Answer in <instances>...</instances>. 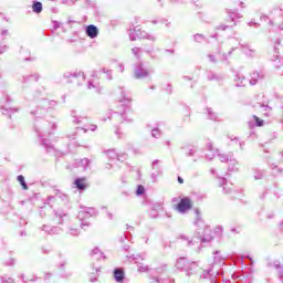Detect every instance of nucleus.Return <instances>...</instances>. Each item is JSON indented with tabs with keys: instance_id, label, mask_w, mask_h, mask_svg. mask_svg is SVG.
Wrapping results in <instances>:
<instances>
[{
	"instance_id": "c9c22d12",
	"label": "nucleus",
	"mask_w": 283,
	"mask_h": 283,
	"mask_svg": "<svg viewBox=\"0 0 283 283\" xmlns=\"http://www.w3.org/2000/svg\"><path fill=\"white\" fill-rule=\"evenodd\" d=\"M30 81H39V74L23 76V83H30Z\"/></svg>"
},
{
	"instance_id": "bb28decb",
	"label": "nucleus",
	"mask_w": 283,
	"mask_h": 283,
	"mask_svg": "<svg viewBox=\"0 0 283 283\" xmlns=\"http://www.w3.org/2000/svg\"><path fill=\"white\" fill-rule=\"evenodd\" d=\"M181 149L185 151L186 156L193 157L198 154V147L196 146H182Z\"/></svg>"
},
{
	"instance_id": "9b49d317",
	"label": "nucleus",
	"mask_w": 283,
	"mask_h": 283,
	"mask_svg": "<svg viewBox=\"0 0 283 283\" xmlns=\"http://www.w3.org/2000/svg\"><path fill=\"white\" fill-rule=\"evenodd\" d=\"M41 105L43 108H41L40 111H31V114L33 116H36L38 118L39 116H43V114H45L48 109H51V107H56V101L42 99Z\"/></svg>"
},
{
	"instance_id": "a878e982",
	"label": "nucleus",
	"mask_w": 283,
	"mask_h": 283,
	"mask_svg": "<svg viewBox=\"0 0 283 283\" xmlns=\"http://www.w3.org/2000/svg\"><path fill=\"white\" fill-rule=\"evenodd\" d=\"M114 280L118 283H123V281L125 280V272L123 271V269L117 268L114 270Z\"/></svg>"
},
{
	"instance_id": "b1692460",
	"label": "nucleus",
	"mask_w": 283,
	"mask_h": 283,
	"mask_svg": "<svg viewBox=\"0 0 283 283\" xmlns=\"http://www.w3.org/2000/svg\"><path fill=\"white\" fill-rule=\"evenodd\" d=\"M42 231H45V233H49V235H54L56 233H61V228L44 224L42 226Z\"/></svg>"
},
{
	"instance_id": "603ef678",
	"label": "nucleus",
	"mask_w": 283,
	"mask_h": 283,
	"mask_svg": "<svg viewBox=\"0 0 283 283\" xmlns=\"http://www.w3.org/2000/svg\"><path fill=\"white\" fill-rule=\"evenodd\" d=\"M136 193L143 196V193H145V187H143V185L137 186Z\"/></svg>"
},
{
	"instance_id": "338daca9",
	"label": "nucleus",
	"mask_w": 283,
	"mask_h": 283,
	"mask_svg": "<svg viewBox=\"0 0 283 283\" xmlns=\"http://www.w3.org/2000/svg\"><path fill=\"white\" fill-rule=\"evenodd\" d=\"M166 92H167L168 94H171V84H168V85H167Z\"/></svg>"
},
{
	"instance_id": "4be33fe9",
	"label": "nucleus",
	"mask_w": 283,
	"mask_h": 283,
	"mask_svg": "<svg viewBox=\"0 0 283 283\" xmlns=\"http://www.w3.org/2000/svg\"><path fill=\"white\" fill-rule=\"evenodd\" d=\"M85 33L90 39H96V36H98V28L94 24H90L85 28Z\"/></svg>"
},
{
	"instance_id": "f257e3e1",
	"label": "nucleus",
	"mask_w": 283,
	"mask_h": 283,
	"mask_svg": "<svg viewBox=\"0 0 283 283\" xmlns=\"http://www.w3.org/2000/svg\"><path fill=\"white\" fill-rule=\"evenodd\" d=\"M122 98H119V106L115 112H109L107 119L113 120L115 125L120 123H132V97H129V93H125V90L120 88Z\"/></svg>"
},
{
	"instance_id": "f8f14e48",
	"label": "nucleus",
	"mask_w": 283,
	"mask_h": 283,
	"mask_svg": "<svg viewBox=\"0 0 283 283\" xmlns=\"http://www.w3.org/2000/svg\"><path fill=\"white\" fill-rule=\"evenodd\" d=\"M0 109H1V113L4 115V116H9L11 117L12 115V112H18L17 108H12L10 107V97L8 95H4V99L1 102L0 104Z\"/></svg>"
},
{
	"instance_id": "aec40b11",
	"label": "nucleus",
	"mask_w": 283,
	"mask_h": 283,
	"mask_svg": "<svg viewBox=\"0 0 283 283\" xmlns=\"http://www.w3.org/2000/svg\"><path fill=\"white\" fill-rule=\"evenodd\" d=\"M74 185L77 191H85V189H87V178L85 177L76 178L74 180Z\"/></svg>"
},
{
	"instance_id": "0e129e2a",
	"label": "nucleus",
	"mask_w": 283,
	"mask_h": 283,
	"mask_svg": "<svg viewBox=\"0 0 283 283\" xmlns=\"http://www.w3.org/2000/svg\"><path fill=\"white\" fill-rule=\"evenodd\" d=\"M88 129H90L91 132H96L97 126L94 125V124H92V125L88 127Z\"/></svg>"
},
{
	"instance_id": "39448f33",
	"label": "nucleus",
	"mask_w": 283,
	"mask_h": 283,
	"mask_svg": "<svg viewBox=\"0 0 283 283\" xmlns=\"http://www.w3.org/2000/svg\"><path fill=\"white\" fill-rule=\"evenodd\" d=\"M128 35L130 41H136L138 39H146L147 41H153V42L156 41V35L142 31L139 27L130 29L128 31Z\"/></svg>"
},
{
	"instance_id": "dca6fc26",
	"label": "nucleus",
	"mask_w": 283,
	"mask_h": 283,
	"mask_svg": "<svg viewBox=\"0 0 283 283\" xmlns=\"http://www.w3.org/2000/svg\"><path fill=\"white\" fill-rule=\"evenodd\" d=\"M151 179L154 182H156V180H158V177L163 176V168H160V160L155 159L151 164Z\"/></svg>"
},
{
	"instance_id": "20e7f679",
	"label": "nucleus",
	"mask_w": 283,
	"mask_h": 283,
	"mask_svg": "<svg viewBox=\"0 0 283 283\" xmlns=\"http://www.w3.org/2000/svg\"><path fill=\"white\" fill-rule=\"evenodd\" d=\"M176 268L179 269V271H185L187 277H191V275H196V273L200 271L198 263L189 262L185 258H179L177 260Z\"/></svg>"
},
{
	"instance_id": "e433bc0d",
	"label": "nucleus",
	"mask_w": 283,
	"mask_h": 283,
	"mask_svg": "<svg viewBox=\"0 0 283 283\" xmlns=\"http://www.w3.org/2000/svg\"><path fill=\"white\" fill-rule=\"evenodd\" d=\"M42 145L45 147L46 151L50 154L54 151V146L48 143V139H42Z\"/></svg>"
},
{
	"instance_id": "f3484780",
	"label": "nucleus",
	"mask_w": 283,
	"mask_h": 283,
	"mask_svg": "<svg viewBox=\"0 0 283 283\" xmlns=\"http://www.w3.org/2000/svg\"><path fill=\"white\" fill-rule=\"evenodd\" d=\"M191 209V199L189 198H182L179 203L177 205V211L179 213H187Z\"/></svg>"
},
{
	"instance_id": "f704fd0d",
	"label": "nucleus",
	"mask_w": 283,
	"mask_h": 283,
	"mask_svg": "<svg viewBox=\"0 0 283 283\" xmlns=\"http://www.w3.org/2000/svg\"><path fill=\"white\" fill-rule=\"evenodd\" d=\"M18 182H20L22 189H24V191H27L28 184L25 182V177H23V175L18 176Z\"/></svg>"
},
{
	"instance_id": "052dcab7",
	"label": "nucleus",
	"mask_w": 283,
	"mask_h": 283,
	"mask_svg": "<svg viewBox=\"0 0 283 283\" xmlns=\"http://www.w3.org/2000/svg\"><path fill=\"white\" fill-rule=\"evenodd\" d=\"M52 277H53V275H52L51 273H46V274L44 275L45 282H50V280H52Z\"/></svg>"
},
{
	"instance_id": "774afa93",
	"label": "nucleus",
	"mask_w": 283,
	"mask_h": 283,
	"mask_svg": "<svg viewBox=\"0 0 283 283\" xmlns=\"http://www.w3.org/2000/svg\"><path fill=\"white\" fill-rule=\"evenodd\" d=\"M279 276L283 281V270L279 272Z\"/></svg>"
},
{
	"instance_id": "4d7b16f0",
	"label": "nucleus",
	"mask_w": 283,
	"mask_h": 283,
	"mask_svg": "<svg viewBox=\"0 0 283 283\" xmlns=\"http://www.w3.org/2000/svg\"><path fill=\"white\" fill-rule=\"evenodd\" d=\"M150 218H156L158 216V210L156 208H153L149 212Z\"/></svg>"
},
{
	"instance_id": "7c9ffc66",
	"label": "nucleus",
	"mask_w": 283,
	"mask_h": 283,
	"mask_svg": "<svg viewBox=\"0 0 283 283\" xmlns=\"http://www.w3.org/2000/svg\"><path fill=\"white\" fill-rule=\"evenodd\" d=\"M260 112L263 114V116H271V112H273V108L269 105H260Z\"/></svg>"
},
{
	"instance_id": "9d476101",
	"label": "nucleus",
	"mask_w": 283,
	"mask_h": 283,
	"mask_svg": "<svg viewBox=\"0 0 283 283\" xmlns=\"http://www.w3.org/2000/svg\"><path fill=\"white\" fill-rule=\"evenodd\" d=\"M132 262H135L137 264V271L139 273H147L149 271V265L145 263H140V261L145 260L146 254H133L132 256H128Z\"/></svg>"
},
{
	"instance_id": "6ab92c4d",
	"label": "nucleus",
	"mask_w": 283,
	"mask_h": 283,
	"mask_svg": "<svg viewBox=\"0 0 283 283\" xmlns=\"http://www.w3.org/2000/svg\"><path fill=\"white\" fill-rule=\"evenodd\" d=\"M238 45H241V50L245 56H249L250 59H253L255 56V49L251 48V45L244 43L242 44L241 42H238Z\"/></svg>"
},
{
	"instance_id": "3c124183",
	"label": "nucleus",
	"mask_w": 283,
	"mask_h": 283,
	"mask_svg": "<svg viewBox=\"0 0 283 283\" xmlns=\"http://www.w3.org/2000/svg\"><path fill=\"white\" fill-rule=\"evenodd\" d=\"M253 118L256 123V127H262L264 125V120L260 119V117L253 116Z\"/></svg>"
},
{
	"instance_id": "680f3d73",
	"label": "nucleus",
	"mask_w": 283,
	"mask_h": 283,
	"mask_svg": "<svg viewBox=\"0 0 283 283\" xmlns=\"http://www.w3.org/2000/svg\"><path fill=\"white\" fill-rule=\"evenodd\" d=\"M3 52H8V45L0 46V54H3Z\"/></svg>"
},
{
	"instance_id": "13d9d810",
	"label": "nucleus",
	"mask_w": 283,
	"mask_h": 283,
	"mask_svg": "<svg viewBox=\"0 0 283 283\" xmlns=\"http://www.w3.org/2000/svg\"><path fill=\"white\" fill-rule=\"evenodd\" d=\"M52 25H53L54 30H59V28H61V22H59V21H53V22H52Z\"/></svg>"
},
{
	"instance_id": "423d86ee",
	"label": "nucleus",
	"mask_w": 283,
	"mask_h": 283,
	"mask_svg": "<svg viewBox=\"0 0 283 283\" xmlns=\"http://www.w3.org/2000/svg\"><path fill=\"white\" fill-rule=\"evenodd\" d=\"M218 158L221 163H228V171H238L240 169V163L233 158V153L228 155L218 154Z\"/></svg>"
},
{
	"instance_id": "864d4df0",
	"label": "nucleus",
	"mask_w": 283,
	"mask_h": 283,
	"mask_svg": "<svg viewBox=\"0 0 283 283\" xmlns=\"http://www.w3.org/2000/svg\"><path fill=\"white\" fill-rule=\"evenodd\" d=\"M214 156H216V153L212 150L211 151L208 150V153L206 154L207 160H213Z\"/></svg>"
},
{
	"instance_id": "0eeeda50",
	"label": "nucleus",
	"mask_w": 283,
	"mask_h": 283,
	"mask_svg": "<svg viewBox=\"0 0 283 283\" xmlns=\"http://www.w3.org/2000/svg\"><path fill=\"white\" fill-rule=\"evenodd\" d=\"M63 78H66L69 83H76V85H83L85 83V73L82 71L65 72Z\"/></svg>"
},
{
	"instance_id": "49530a36",
	"label": "nucleus",
	"mask_w": 283,
	"mask_h": 283,
	"mask_svg": "<svg viewBox=\"0 0 283 283\" xmlns=\"http://www.w3.org/2000/svg\"><path fill=\"white\" fill-rule=\"evenodd\" d=\"M151 136H153V138H160V136H161L160 129L154 128L151 130Z\"/></svg>"
},
{
	"instance_id": "c85d7f7f",
	"label": "nucleus",
	"mask_w": 283,
	"mask_h": 283,
	"mask_svg": "<svg viewBox=\"0 0 283 283\" xmlns=\"http://www.w3.org/2000/svg\"><path fill=\"white\" fill-rule=\"evenodd\" d=\"M32 10L35 14H41L43 12V3L34 0L32 4Z\"/></svg>"
},
{
	"instance_id": "6e6552de",
	"label": "nucleus",
	"mask_w": 283,
	"mask_h": 283,
	"mask_svg": "<svg viewBox=\"0 0 283 283\" xmlns=\"http://www.w3.org/2000/svg\"><path fill=\"white\" fill-rule=\"evenodd\" d=\"M98 216V210L92 207H81L77 218L81 222L84 220H90V218H96Z\"/></svg>"
},
{
	"instance_id": "ea45409f",
	"label": "nucleus",
	"mask_w": 283,
	"mask_h": 283,
	"mask_svg": "<svg viewBox=\"0 0 283 283\" xmlns=\"http://www.w3.org/2000/svg\"><path fill=\"white\" fill-rule=\"evenodd\" d=\"M154 51H155L154 45H151L148 49H144V52H146V54H148L150 59H156V54L154 53Z\"/></svg>"
},
{
	"instance_id": "cd10ccee",
	"label": "nucleus",
	"mask_w": 283,
	"mask_h": 283,
	"mask_svg": "<svg viewBox=\"0 0 283 283\" xmlns=\"http://www.w3.org/2000/svg\"><path fill=\"white\" fill-rule=\"evenodd\" d=\"M87 90H94V92H96L97 94H101L103 88H101V85L97 82L88 81Z\"/></svg>"
},
{
	"instance_id": "4468645a",
	"label": "nucleus",
	"mask_w": 283,
	"mask_h": 283,
	"mask_svg": "<svg viewBox=\"0 0 283 283\" xmlns=\"http://www.w3.org/2000/svg\"><path fill=\"white\" fill-rule=\"evenodd\" d=\"M230 19H231V24H220L216 28V30H222L223 32L226 30H230V28H233L235 27V19H242V14L233 11V12H230Z\"/></svg>"
},
{
	"instance_id": "79ce46f5",
	"label": "nucleus",
	"mask_w": 283,
	"mask_h": 283,
	"mask_svg": "<svg viewBox=\"0 0 283 283\" xmlns=\"http://www.w3.org/2000/svg\"><path fill=\"white\" fill-rule=\"evenodd\" d=\"M214 264H222V262H223V260H224V258H222L221 255H220V252L219 251H216L214 252Z\"/></svg>"
},
{
	"instance_id": "de8ad7c7",
	"label": "nucleus",
	"mask_w": 283,
	"mask_h": 283,
	"mask_svg": "<svg viewBox=\"0 0 283 283\" xmlns=\"http://www.w3.org/2000/svg\"><path fill=\"white\" fill-rule=\"evenodd\" d=\"M69 233L70 235H80L81 231L76 228H70Z\"/></svg>"
},
{
	"instance_id": "5fc2aeb1",
	"label": "nucleus",
	"mask_w": 283,
	"mask_h": 283,
	"mask_svg": "<svg viewBox=\"0 0 283 283\" xmlns=\"http://www.w3.org/2000/svg\"><path fill=\"white\" fill-rule=\"evenodd\" d=\"M78 0H62L64 6H74Z\"/></svg>"
},
{
	"instance_id": "1a4fd4ad",
	"label": "nucleus",
	"mask_w": 283,
	"mask_h": 283,
	"mask_svg": "<svg viewBox=\"0 0 283 283\" xmlns=\"http://www.w3.org/2000/svg\"><path fill=\"white\" fill-rule=\"evenodd\" d=\"M150 71L149 69L145 67V64L139 61L134 65V78L143 80L149 76Z\"/></svg>"
},
{
	"instance_id": "37998d69",
	"label": "nucleus",
	"mask_w": 283,
	"mask_h": 283,
	"mask_svg": "<svg viewBox=\"0 0 283 283\" xmlns=\"http://www.w3.org/2000/svg\"><path fill=\"white\" fill-rule=\"evenodd\" d=\"M80 167H82L85 171L87 169V167H90V159H87V158L81 159Z\"/></svg>"
},
{
	"instance_id": "f03ea898",
	"label": "nucleus",
	"mask_w": 283,
	"mask_h": 283,
	"mask_svg": "<svg viewBox=\"0 0 283 283\" xmlns=\"http://www.w3.org/2000/svg\"><path fill=\"white\" fill-rule=\"evenodd\" d=\"M197 217L195 220V226L197 227L198 237H193L189 239V237L181 234L180 239L185 240L187 247H198V244H202L205 242H211L213 237L211 235V228L208 227L202 218L200 217V211L196 210Z\"/></svg>"
},
{
	"instance_id": "a211bd4d",
	"label": "nucleus",
	"mask_w": 283,
	"mask_h": 283,
	"mask_svg": "<svg viewBox=\"0 0 283 283\" xmlns=\"http://www.w3.org/2000/svg\"><path fill=\"white\" fill-rule=\"evenodd\" d=\"M264 80V72L262 71H254L250 74V85H258V82Z\"/></svg>"
},
{
	"instance_id": "a19ab883",
	"label": "nucleus",
	"mask_w": 283,
	"mask_h": 283,
	"mask_svg": "<svg viewBox=\"0 0 283 283\" xmlns=\"http://www.w3.org/2000/svg\"><path fill=\"white\" fill-rule=\"evenodd\" d=\"M264 178V171L254 169V180H262Z\"/></svg>"
},
{
	"instance_id": "69168bd1",
	"label": "nucleus",
	"mask_w": 283,
	"mask_h": 283,
	"mask_svg": "<svg viewBox=\"0 0 283 283\" xmlns=\"http://www.w3.org/2000/svg\"><path fill=\"white\" fill-rule=\"evenodd\" d=\"M85 227H90V222H82L81 223V229H85Z\"/></svg>"
},
{
	"instance_id": "09e8293b",
	"label": "nucleus",
	"mask_w": 283,
	"mask_h": 283,
	"mask_svg": "<svg viewBox=\"0 0 283 283\" xmlns=\"http://www.w3.org/2000/svg\"><path fill=\"white\" fill-rule=\"evenodd\" d=\"M1 283H14V279L8 277V276H2Z\"/></svg>"
},
{
	"instance_id": "7ed1b4c3",
	"label": "nucleus",
	"mask_w": 283,
	"mask_h": 283,
	"mask_svg": "<svg viewBox=\"0 0 283 283\" xmlns=\"http://www.w3.org/2000/svg\"><path fill=\"white\" fill-rule=\"evenodd\" d=\"M33 126L39 138H43L45 134H52L51 129H56V123H51L45 119H35Z\"/></svg>"
},
{
	"instance_id": "412c9836",
	"label": "nucleus",
	"mask_w": 283,
	"mask_h": 283,
	"mask_svg": "<svg viewBox=\"0 0 283 283\" xmlns=\"http://www.w3.org/2000/svg\"><path fill=\"white\" fill-rule=\"evenodd\" d=\"M71 116H72L73 123H75V125H83V123H87V116L78 115V112H76V111H72Z\"/></svg>"
},
{
	"instance_id": "473e14b6",
	"label": "nucleus",
	"mask_w": 283,
	"mask_h": 283,
	"mask_svg": "<svg viewBox=\"0 0 283 283\" xmlns=\"http://www.w3.org/2000/svg\"><path fill=\"white\" fill-rule=\"evenodd\" d=\"M63 218H65V213H63L61 211H55L54 212L55 224H61V222H63Z\"/></svg>"
},
{
	"instance_id": "393cba45",
	"label": "nucleus",
	"mask_w": 283,
	"mask_h": 283,
	"mask_svg": "<svg viewBox=\"0 0 283 283\" xmlns=\"http://www.w3.org/2000/svg\"><path fill=\"white\" fill-rule=\"evenodd\" d=\"M234 83L237 87H247V77L242 74H237L234 78Z\"/></svg>"
},
{
	"instance_id": "a18cd8bd",
	"label": "nucleus",
	"mask_w": 283,
	"mask_h": 283,
	"mask_svg": "<svg viewBox=\"0 0 283 283\" xmlns=\"http://www.w3.org/2000/svg\"><path fill=\"white\" fill-rule=\"evenodd\" d=\"M8 36H10V33L8 32V30L2 29L0 32V41H6V39H8Z\"/></svg>"
},
{
	"instance_id": "58836bf2",
	"label": "nucleus",
	"mask_w": 283,
	"mask_h": 283,
	"mask_svg": "<svg viewBox=\"0 0 283 283\" xmlns=\"http://www.w3.org/2000/svg\"><path fill=\"white\" fill-rule=\"evenodd\" d=\"M230 140L234 143L235 145H239L240 149H244V142H240L238 137L230 136Z\"/></svg>"
},
{
	"instance_id": "4c0bfd02",
	"label": "nucleus",
	"mask_w": 283,
	"mask_h": 283,
	"mask_svg": "<svg viewBox=\"0 0 283 283\" xmlns=\"http://www.w3.org/2000/svg\"><path fill=\"white\" fill-rule=\"evenodd\" d=\"M207 78H208V81H222V76H220L216 73H208Z\"/></svg>"
},
{
	"instance_id": "6e6d98bb",
	"label": "nucleus",
	"mask_w": 283,
	"mask_h": 283,
	"mask_svg": "<svg viewBox=\"0 0 283 283\" xmlns=\"http://www.w3.org/2000/svg\"><path fill=\"white\" fill-rule=\"evenodd\" d=\"M104 74H106V78H108V81H112V71L103 69Z\"/></svg>"
},
{
	"instance_id": "ddd939ff",
	"label": "nucleus",
	"mask_w": 283,
	"mask_h": 283,
	"mask_svg": "<svg viewBox=\"0 0 283 283\" xmlns=\"http://www.w3.org/2000/svg\"><path fill=\"white\" fill-rule=\"evenodd\" d=\"M220 275V271L213 270V266L208 270H202V274L200 275V280H211V283H218L216 277Z\"/></svg>"
},
{
	"instance_id": "2f4dec72",
	"label": "nucleus",
	"mask_w": 283,
	"mask_h": 283,
	"mask_svg": "<svg viewBox=\"0 0 283 283\" xmlns=\"http://www.w3.org/2000/svg\"><path fill=\"white\" fill-rule=\"evenodd\" d=\"M132 54L137 61H140V59H143V49L135 46L132 49Z\"/></svg>"
},
{
	"instance_id": "5701e85b",
	"label": "nucleus",
	"mask_w": 283,
	"mask_h": 283,
	"mask_svg": "<svg viewBox=\"0 0 283 283\" xmlns=\"http://www.w3.org/2000/svg\"><path fill=\"white\" fill-rule=\"evenodd\" d=\"M106 156H108V158L112 160H123L127 158V155H118V153H116L114 149H108L106 151Z\"/></svg>"
},
{
	"instance_id": "bf43d9fd",
	"label": "nucleus",
	"mask_w": 283,
	"mask_h": 283,
	"mask_svg": "<svg viewBox=\"0 0 283 283\" xmlns=\"http://www.w3.org/2000/svg\"><path fill=\"white\" fill-rule=\"evenodd\" d=\"M210 63H217L216 55L209 54L208 55Z\"/></svg>"
},
{
	"instance_id": "e2e57ef3",
	"label": "nucleus",
	"mask_w": 283,
	"mask_h": 283,
	"mask_svg": "<svg viewBox=\"0 0 283 283\" xmlns=\"http://www.w3.org/2000/svg\"><path fill=\"white\" fill-rule=\"evenodd\" d=\"M208 151H213V144L209 143L207 144Z\"/></svg>"
},
{
	"instance_id": "72a5a7b5",
	"label": "nucleus",
	"mask_w": 283,
	"mask_h": 283,
	"mask_svg": "<svg viewBox=\"0 0 283 283\" xmlns=\"http://www.w3.org/2000/svg\"><path fill=\"white\" fill-rule=\"evenodd\" d=\"M220 186L223 187V193H230L231 188L227 187V179L224 177H219Z\"/></svg>"
},
{
	"instance_id": "c756f323",
	"label": "nucleus",
	"mask_w": 283,
	"mask_h": 283,
	"mask_svg": "<svg viewBox=\"0 0 283 283\" xmlns=\"http://www.w3.org/2000/svg\"><path fill=\"white\" fill-rule=\"evenodd\" d=\"M91 255L93 260H103L105 258L98 248L93 249Z\"/></svg>"
},
{
	"instance_id": "8fccbe9b",
	"label": "nucleus",
	"mask_w": 283,
	"mask_h": 283,
	"mask_svg": "<svg viewBox=\"0 0 283 283\" xmlns=\"http://www.w3.org/2000/svg\"><path fill=\"white\" fill-rule=\"evenodd\" d=\"M195 41H196L197 43H202V42L205 41V35H202V34H196V35H195Z\"/></svg>"
},
{
	"instance_id": "2eb2a0df",
	"label": "nucleus",
	"mask_w": 283,
	"mask_h": 283,
	"mask_svg": "<svg viewBox=\"0 0 283 283\" xmlns=\"http://www.w3.org/2000/svg\"><path fill=\"white\" fill-rule=\"evenodd\" d=\"M277 45H280V40H276L274 43V52L276 55L273 59V65L275 70H283V57L280 55V52L277 51Z\"/></svg>"
},
{
	"instance_id": "c03bdc74",
	"label": "nucleus",
	"mask_w": 283,
	"mask_h": 283,
	"mask_svg": "<svg viewBox=\"0 0 283 283\" xmlns=\"http://www.w3.org/2000/svg\"><path fill=\"white\" fill-rule=\"evenodd\" d=\"M208 118L210 120H218V115L216 113H213L212 108H208Z\"/></svg>"
}]
</instances>
